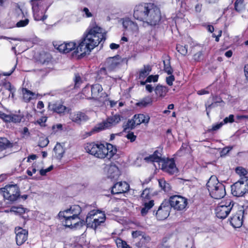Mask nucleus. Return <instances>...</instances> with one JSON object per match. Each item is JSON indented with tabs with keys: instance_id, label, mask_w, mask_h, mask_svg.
<instances>
[{
	"instance_id": "2eb2a0df",
	"label": "nucleus",
	"mask_w": 248,
	"mask_h": 248,
	"mask_svg": "<svg viewBox=\"0 0 248 248\" xmlns=\"http://www.w3.org/2000/svg\"><path fill=\"white\" fill-rule=\"evenodd\" d=\"M121 60L119 56L108 58L104 63V66L106 67L108 71H114L120 65Z\"/></svg>"
},
{
	"instance_id": "cd10ccee",
	"label": "nucleus",
	"mask_w": 248,
	"mask_h": 248,
	"mask_svg": "<svg viewBox=\"0 0 248 248\" xmlns=\"http://www.w3.org/2000/svg\"><path fill=\"white\" fill-rule=\"evenodd\" d=\"M14 144L5 138H0V150H3L12 148Z\"/></svg>"
},
{
	"instance_id": "7ed1b4c3",
	"label": "nucleus",
	"mask_w": 248,
	"mask_h": 248,
	"mask_svg": "<svg viewBox=\"0 0 248 248\" xmlns=\"http://www.w3.org/2000/svg\"><path fill=\"white\" fill-rule=\"evenodd\" d=\"M86 152L91 155L100 158L110 159L117 152L116 148L111 144H107L105 146L102 144H96L94 142L87 143L85 147Z\"/></svg>"
},
{
	"instance_id": "a19ab883",
	"label": "nucleus",
	"mask_w": 248,
	"mask_h": 248,
	"mask_svg": "<svg viewBox=\"0 0 248 248\" xmlns=\"http://www.w3.org/2000/svg\"><path fill=\"white\" fill-rule=\"evenodd\" d=\"M163 63L164 70L165 72H166L168 74H172L173 73V69L170 66V61H164Z\"/></svg>"
},
{
	"instance_id": "a878e982",
	"label": "nucleus",
	"mask_w": 248,
	"mask_h": 248,
	"mask_svg": "<svg viewBox=\"0 0 248 248\" xmlns=\"http://www.w3.org/2000/svg\"><path fill=\"white\" fill-rule=\"evenodd\" d=\"M142 205L143 207L141 208L140 213L142 216H145L147 215L149 210L154 205V201L152 200L148 202H143Z\"/></svg>"
},
{
	"instance_id": "39448f33",
	"label": "nucleus",
	"mask_w": 248,
	"mask_h": 248,
	"mask_svg": "<svg viewBox=\"0 0 248 248\" xmlns=\"http://www.w3.org/2000/svg\"><path fill=\"white\" fill-rule=\"evenodd\" d=\"M211 196L215 199H220L226 194L225 186L218 182L216 176H212L206 184Z\"/></svg>"
},
{
	"instance_id": "864d4df0",
	"label": "nucleus",
	"mask_w": 248,
	"mask_h": 248,
	"mask_svg": "<svg viewBox=\"0 0 248 248\" xmlns=\"http://www.w3.org/2000/svg\"><path fill=\"white\" fill-rule=\"evenodd\" d=\"M68 210H65L64 211H61L59 213L60 218H64L65 216H72V214L70 212H68Z\"/></svg>"
},
{
	"instance_id": "4468645a",
	"label": "nucleus",
	"mask_w": 248,
	"mask_h": 248,
	"mask_svg": "<svg viewBox=\"0 0 248 248\" xmlns=\"http://www.w3.org/2000/svg\"><path fill=\"white\" fill-rule=\"evenodd\" d=\"M171 207L167 202H163L155 212L156 217L158 220H164L170 215Z\"/></svg>"
},
{
	"instance_id": "b1692460",
	"label": "nucleus",
	"mask_w": 248,
	"mask_h": 248,
	"mask_svg": "<svg viewBox=\"0 0 248 248\" xmlns=\"http://www.w3.org/2000/svg\"><path fill=\"white\" fill-rule=\"evenodd\" d=\"M137 124L140 125L141 123L147 124L150 120V117L147 114H138L134 116Z\"/></svg>"
},
{
	"instance_id": "f704fd0d",
	"label": "nucleus",
	"mask_w": 248,
	"mask_h": 248,
	"mask_svg": "<svg viewBox=\"0 0 248 248\" xmlns=\"http://www.w3.org/2000/svg\"><path fill=\"white\" fill-rule=\"evenodd\" d=\"M159 186L165 192H169L171 189V186L170 184L167 183L164 179H161L158 180Z\"/></svg>"
},
{
	"instance_id": "69168bd1",
	"label": "nucleus",
	"mask_w": 248,
	"mask_h": 248,
	"mask_svg": "<svg viewBox=\"0 0 248 248\" xmlns=\"http://www.w3.org/2000/svg\"><path fill=\"white\" fill-rule=\"evenodd\" d=\"M53 168V166L51 165L46 169H42L40 170V174L42 176L45 175L47 172L51 171Z\"/></svg>"
},
{
	"instance_id": "2f4dec72",
	"label": "nucleus",
	"mask_w": 248,
	"mask_h": 248,
	"mask_svg": "<svg viewBox=\"0 0 248 248\" xmlns=\"http://www.w3.org/2000/svg\"><path fill=\"white\" fill-rule=\"evenodd\" d=\"M68 210V212H70L71 214H72V217L79 218L78 216L81 212V208L79 205H74Z\"/></svg>"
},
{
	"instance_id": "ea45409f",
	"label": "nucleus",
	"mask_w": 248,
	"mask_h": 248,
	"mask_svg": "<svg viewBox=\"0 0 248 248\" xmlns=\"http://www.w3.org/2000/svg\"><path fill=\"white\" fill-rule=\"evenodd\" d=\"M136 125H138L137 124V123H136V120L133 117V119L131 120H129L125 125V127H124V130L125 131L127 129H132L135 127Z\"/></svg>"
},
{
	"instance_id": "bf43d9fd",
	"label": "nucleus",
	"mask_w": 248,
	"mask_h": 248,
	"mask_svg": "<svg viewBox=\"0 0 248 248\" xmlns=\"http://www.w3.org/2000/svg\"><path fill=\"white\" fill-rule=\"evenodd\" d=\"M158 78V75H150L146 79V81L151 82L152 81L156 82Z\"/></svg>"
},
{
	"instance_id": "20e7f679",
	"label": "nucleus",
	"mask_w": 248,
	"mask_h": 248,
	"mask_svg": "<svg viewBox=\"0 0 248 248\" xmlns=\"http://www.w3.org/2000/svg\"><path fill=\"white\" fill-rule=\"evenodd\" d=\"M144 160L147 162H156L159 167L164 172L170 174H174L178 172V169L173 159H165L162 157L161 153L156 150L153 155L145 157Z\"/></svg>"
},
{
	"instance_id": "79ce46f5",
	"label": "nucleus",
	"mask_w": 248,
	"mask_h": 248,
	"mask_svg": "<svg viewBox=\"0 0 248 248\" xmlns=\"http://www.w3.org/2000/svg\"><path fill=\"white\" fill-rule=\"evenodd\" d=\"M176 49L180 53L184 56H185L187 53V48L186 45H178L176 46Z\"/></svg>"
},
{
	"instance_id": "9d476101",
	"label": "nucleus",
	"mask_w": 248,
	"mask_h": 248,
	"mask_svg": "<svg viewBox=\"0 0 248 248\" xmlns=\"http://www.w3.org/2000/svg\"><path fill=\"white\" fill-rule=\"evenodd\" d=\"M233 202L228 200L225 202H221L216 208V216L220 219L225 218L232 210Z\"/></svg>"
},
{
	"instance_id": "473e14b6",
	"label": "nucleus",
	"mask_w": 248,
	"mask_h": 248,
	"mask_svg": "<svg viewBox=\"0 0 248 248\" xmlns=\"http://www.w3.org/2000/svg\"><path fill=\"white\" fill-rule=\"evenodd\" d=\"M152 68L149 65H144L139 73V78L143 79L146 77L151 71Z\"/></svg>"
},
{
	"instance_id": "de8ad7c7",
	"label": "nucleus",
	"mask_w": 248,
	"mask_h": 248,
	"mask_svg": "<svg viewBox=\"0 0 248 248\" xmlns=\"http://www.w3.org/2000/svg\"><path fill=\"white\" fill-rule=\"evenodd\" d=\"M116 244L118 248H132L127 244L126 242L123 241L121 239L117 240Z\"/></svg>"
},
{
	"instance_id": "5fc2aeb1",
	"label": "nucleus",
	"mask_w": 248,
	"mask_h": 248,
	"mask_svg": "<svg viewBox=\"0 0 248 248\" xmlns=\"http://www.w3.org/2000/svg\"><path fill=\"white\" fill-rule=\"evenodd\" d=\"M170 76L167 77L166 79V81L167 84L169 86H172L173 85V82L175 80V78L173 75L172 74H170Z\"/></svg>"
},
{
	"instance_id": "c85d7f7f",
	"label": "nucleus",
	"mask_w": 248,
	"mask_h": 248,
	"mask_svg": "<svg viewBox=\"0 0 248 248\" xmlns=\"http://www.w3.org/2000/svg\"><path fill=\"white\" fill-rule=\"evenodd\" d=\"M155 92L157 96L163 97H164L168 93V89L166 86L157 85L155 89Z\"/></svg>"
},
{
	"instance_id": "8fccbe9b",
	"label": "nucleus",
	"mask_w": 248,
	"mask_h": 248,
	"mask_svg": "<svg viewBox=\"0 0 248 248\" xmlns=\"http://www.w3.org/2000/svg\"><path fill=\"white\" fill-rule=\"evenodd\" d=\"M3 93H8L10 92L11 89H14L15 87L12 86L11 83L9 82H5L3 84Z\"/></svg>"
},
{
	"instance_id": "58836bf2",
	"label": "nucleus",
	"mask_w": 248,
	"mask_h": 248,
	"mask_svg": "<svg viewBox=\"0 0 248 248\" xmlns=\"http://www.w3.org/2000/svg\"><path fill=\"white\" fill-rule=\"evenodd\" d=\"M243 0H236L234 3V8L236 11L241 12L244 10V5Z\"/></svg>"
},
{
	"instance_id": "0eeeda50",
	"label": "nucleus",
	"mask_w": 248,
	"mask_h": 248,
	"mask_svg": "<svg viewBox=\"0 0 248 248\" xmlns=\"http://www.w3.org/2000/svg\"><path fill=\"white\" fill-rule=\"evenodd\" d=\"M0 191L4 198L11 202L16 201L20 196V190L16 185H6Z\"/></svg>"
},
{
	"instance_id": "5701e85b",
	"label": "nucleus",
	"mask_w": 248,
	"mask_h": 248,
	"mask_svg": "<svg viewBox=\"0 0 248 248\" xmlns=\"http://www.w3.org/2000/svg\"><path fill=\"white\" fill-rule=\"evenodd\" d=\"M123 26L127 30H130L134 32L138 31L139 27L137 23L133 21L127 20L123 22Z\"/></svg>"
},
{
	"instance_id": "1a4fd4ad",
	"label": "nucleus",
	"mask_w": 248,
	"mask_h": 248,
	"mask_svg": "<svg viewBox=\"0 0 248 248\" xmlns=\"http://www.w3.org/2000/svg\"><path fill=\"white\" fill-rule=\"evenodd\" d=\"M121 120V117L119 114L108 117L106 120L96 125L92 130L89 135H91L92 133L95 132H99L102 130L110 128L115 126L119 123Z\"/></svg>"
},
{
	"instance_id": "f8f14e48",
	"label": "nucleus",
	"mask_w": 248,
	"mask_h": 248,
	"mask_svg": "<svg viewBox=\"0 0 248 248\" xmlns=\"http://www.w3.org/2000/svg\"><path fill=\"white\" fill-rule=\"evenodd\" d=\"M63 219L62 223L64 226L71 229L80 228L85 224L84 220H80L79 218H76L72 216H65Z\"/></svg>"
},
{
	"instance_id": "bb28decb",
	"label": "nucleus",
	"mask_w": 248,
	"mask_h": 248,
	"mask_svg": "<svg viewBox=\"0 0 248 248\" xmlns=\"http://www.w3.org/2000/svg\"><path fill=\"white\" fill-rule=\"evenodd\" d=\"M33 17L35 20H44L47 18V16L45 15L46 12H42L38 11L37 6H34L33 8Z\"/></svg>"
},
{
	"instance_id": "4c0bfd02",
	"label": "nucleus",
	"mask_w": 248,
	"mask_h": 248,
	"mask_svg": "<svg viewBox=\"0 0 248 248\" xmlns=\"http://www.w3.org/2000/svg\"><path fill=\"white\" fill-rule=\"evenodd\" d=\"M235 172L238 174L240 178L248 177L247 175L248 173L247 170L242 167H237L235 169Z\"/></svg>"
},
{
	"instance_id": "f3484780",
	"label": "nucleus",
	"mask_w": 248,
	"mask_h": 248,
	"mask_svg": "<svg viewBox=\"0 0 248 248\" xmlns=\"http://www.w3.org/2000/svg\"><path fill=\"white\" fill-rule=\"evenodd\" d=\"M70 119L72 122L77 124H80L87 121L89 119V117L83 112L77 111L71 114Z\"/></svg>"
},
{
	"instance_id": "c03bdc74",
	"label": "nucleus",
	"mask_w": 248,
	"mask_h": 248,
	"mask_svg": "<svg viewBox=\"0 0 248 248\" xmlns=\"http://www.w3.org/2000/svg\"><path fill=\"white\" fill-rule=\"evenodd\" d=\"M49 143V140L46 138L41 137L38 142V146L41 148L46 146Z\"/></svg>"
},
{
	"instance_id": "e433bc0d",
	"label": "nucleus",
	"mask_w": 248,
	"mask_h": 248,
	"mask_svg": "<svg viewBox=\"0 0 248 248\" xmlns=\"http://www.w3.org/2000/svg\"><path fill=\"white\" fill-rule=\"evenodd\" d=\"M151 194L150 193V189L148 188H145L142 192L141 197L143 202H148L149 201H152L151 199Z\"/></svg>"
},
{
	"instance_id": "774afa93",
	"label": "nucleus",
	"mask_w": 248,
	"mask_h": 248,
	"mask_svg": "<svg viewBox=\"0 0 248 248\" xmlns=\"http://www.w3.org/2000/svg\"><path fill=\"white\" fill-rule=\"evenodd\" d=\"M143 233V232L141 231H136L132 232V235L133 237L136 238L138 237H141Z\"/></svg>"
},
{
	"instance_id": "0e129e2a",
	"label": "nucleus",
	"mask_w": 248,
	"mask_h": 248,
	"mask_svg": "<svg viewBox=\"0 0 248 248\" xmlns=\"http://www.w3.org/2000/svg\"><path fill=\"white\" fill-rule=\"evenodd\" d=\"M223 124L224 123H223V122H221L219 124H217L213 125L211 129L208 130V131L210 132L212 131L217 130L218 129H219Z\"/></svg>"
},
{
	"instance_id": "f257e3e1",
	"label": "nucleus",
	"mask_w": 248,
	"mask_h": 248,
	"mask_svg": "<svg viewBox=\"0 0 248 248\" xmlns=\"http://www.w3.org/2000/svg\"><path fill=\"white\" fill-rule=\"evenodd\" d=\"M105 36L106 33L103 32V29L100 27L95 26L89 28L74 53L80 57L90 54L91 50L101 41L105 40Z\"/></svg>"
},
{
	"instance_id": "3c124183",
	"label": "nucleus",
	"mask_w": 248,
	"mask_h": 248,
	"mask_svg": "<svg viewBox=\"0 0 248 248\" xmlns=\"http://www.w3.org/2000/svg\"><path fill=\"white\" fill-rule=\"evenodd\" d=\"M49 60V55L46 53H43L41 55V58L39 61L41 63L44 64L46 62H48Z\"/></svg>"
},
{
	"instance_id": "680f3d73",
	"label": "nucleus",
	"mask_w": 248,
	"mask_h": 248,
	"mask_svg": "<svg viewBox=\"0 0 248 248\" xmlns=\"http://www.w3.org/2000/svg\"><path fill=\"white\" fill-rule=\"evenodd\" d=\"M234 122V116L232 114H231L229 117H226L223 121V123L227 124L228 123H232Z\"/></svg>"
},
{
	"instance_id": "72a5a7b5",
	"label": "nucleus",
	"mask_w": 248,
	"mask_h": 248,
	"mask_svg": "<svg viewBox=\"0 0 248 248\" xmlns=\"http://www.w3.org/2000/svg\"><path fill=\"white\" fill-rule=\"evenodd\" d=\"M152 98L150 96H146L137 103V105L139 107H145L149 105L152 104Z\"/></svg>"
},
{
	"instance_id": "13d9d810",
	"label": "nucleus",
	"mask_w": 248,
	"mask_h": 248,
	"mask_svg": "<svg viewBox=\"0 0 248 248\" xmlns=\"http://www.w3.org/2000/svg\"><path fill=\"white\" fill-rule=\"evenodd\" d=\"M125 137L127 139L129 140L131 142L134 141L137 138V136L132 132L128 133Z\"/></svg>"
},
{
	"instance_id": "dca6fc26",
	"label": "nucleus",
	"mask_w": 248,
	"mask_h": 248,
	"mask_svg": "<svg viewBox=\"0 0 248 248\" xmlns=\"http://www.w3.org/2000/svg\"><path fill=\"white\" fill-rule=\"evenodd\" d=\"M129 185L126 182H120L115 184L112 187L111 193L118 194L127 192L129 189Z\"/></svg>"
},
{
	"instance_id": "4d7b16f0",
	"label": "nucleus",
	"mask_w": 248,
	"mask_h": 248,
	"mask_svg": "<svg viewBox=\"0 0 248 248\" xmlns=\"http://www.w3.org/2000/svg\"><path fill=\"white\" fill-rule=\"evenodd\" d=\"M202 51H199L194 55L193 59L195 61H200L202 59Z\"/></svg>"
},
{
	"instance_id": "6e6d98bb",
	"label": "nucleus",
	"mask_w": 248,
	"mask_h": 248,
	"mask_svg": "<svg viewBox=\"0 0 248 248\" xmlns=\"http://www.w3.org/2000/svg\"><path fill=\"white\" fill-rule=\"evenodd\" d=\"M0 118L6 122L10 121V115L6 114L1 111H0Z\"/></svg>"
},
{
	"instance_id": "a18cd8bd",
	"label": "nucleus",
	"mask_w": 248,
	"mask_h": 248,
	"mask_svg": "<svg viewBox=\"0 0 248 248\" xmlns=\"http://www.w3.org/2000/svg\"><path fill=\"white\" fill-rule=\"evenodd\" d=\"M90 92H91V89L90 86H86L82 91V93L85 95V97L87 98H92Z\"/></svg>"
},
{
	"instance_id": "c756f323",
	"label": "nucleus",
	"mask_w": 248,
	"mask_h": 248,
	"mask_svg": "<svg viewBox=\"0 0 248 248\" xmlns=\"http://www.w3.org/2000/svg\"><path fill=\"white\" fill-rule=\"evenodd\" d=\"M54 151L55 153L56 157L58 159H61L63 157L65 152L63 147L60 143H57L54 148Z\"/></svg>"
},
{
	"instance_id": "aec40b11",
	"label": "nucleus",
	"mask_w": 248,
	"mask_h": 248,
	"mask_svg": "<svg viewBox=\"0 0 248 248\" xmlns=\"http://www.w3.org/2000/svg\"><path fill=\"white\" fill-rule=\"evenodd\" d=\"M31 2L32 5V10L34 6L36 5L38 7V11L42 12H46L48 7L50 6V4L48 3L45 0H31Z\"/></svg>"
},
{
	"instance_id": "338daca9",
	"label": "nucleus",
	"mask_w": 248,
	"mask_h": 248,
	"mask_svg": "<svg viewBox=\"0 0 248 248\" xmlns=\"http://www.w3.org/2000/svg\"><path fill=\"white\" fill-rule=\"evenodd\" d=\"M212 101H214L217 105V103H222L223 104H224V102L222 100L221 98H220V97L217 96H213L212 97Z\"/></svg>"
},
{
	"instance_id": "37998d69",
	"label": "nucleus",
	"mask_w": 248,
	"mask_h": 248,
	"mask_svg": "<svg viewBox=\"0 0 248 248\" xmlns=\"http://www.w3.org/2000/svg\"><path fill=\"white\" fill-rule=\"evenodd\" d=\"M75 87L74 88H78L82 83V80L79 74H75L74 78Z\"/></svg>"
},
{
	"instance_id": "49530a36",
	"label": "nucleus",
	"mask_w": 248,
	"mask_h": 248,
	"mask_svg": "<svg viewBox=\"0 0 248 248\" xmlns=\"http://www.w3.org/2000/svg\"><path fill=\"white\" fill-rule=\"evenodd\" d=\"M109 71H108L106 67L101 68L98 72V76L100 77V78H104L105 77L108 75Z\"/></svg>"
},
{
	"instance_id": "f03ea898",
	"label": "nucleus",
	"mask_w": 248,
	"mask_h": 248,
	"mask_svg": "<svg viewBox=\"0 0 248 248\" xmlns=\"http://www.w3.org/2000/svg\"><path fill=\"white\" fill-rule=\"evenodd\" d=\"M133 16L137 20L143 21L151 26L158 24L161 19L160 9L153 3H144L136 5Z\"/></svg>"
},
{
	"instance_id": "412c9836",
	"label": "nucleus",
	"mask_w": 248,
	"mask_h": 248,
	"mask_svg": "<svg viewBox=\"0 0 248 248\" xmlns=\"http://www.w3.org/2000/svg\"><path fill=\"white\" fill-rule=\"evenodd\" d=\"M76 44L75 42H71L69 43H64L59 45L57 47L60 52L64 53H67L74 50L76 48Z\"/></svg>"
},
{
	"instance_id": "4be33fe9",
	"label": "nucleus",
	"mask_w": 248,
	"mask_h": 248,
	"mask_svg": "<svg viewBox=\"0 0 248 248\" xmlns=\"http://www.w3.org/2000/svg\"><path fill=\"white\" fill-rule=\"evenodd\" d=\"M91 87L92 98L98 99L102 96L103 88L99 84H94Z\"/></svg>"
},
{
	"instance_id": "052dcab7",
	"label": "nucleus",
	"mask_w": 248,
	"mask_h": 248,
	"mask_svg": "<svg viewBox=\"0 0 248 248\" xmlns=\"http://www.w3.org/2000/svg\"><path fill=\"white\" fill-rule=\"evenodd\" d=\"M205 105L206 108L210 109H211L212 108H215L217 106V105L214 101H212V103H210L209 100L205 103Z\"/></svg>"
},
{
	"instance_id": "603ef678",
	"label": "nucleus",
	"mask_w": 248,
	"mask_h": 248,
	"mask_svg": "<svg viewBox=\"0 0 248 248\" xmlns=\"http://www.w3.org/2000/svg\"><path fill=\"white\" fill-rule=\"evenodd\" d=\"M29 22L28 19L21 20L16 23V26L18 28L25 27L28 24Z\"/></svg>"
},
{
	"instance_id": "6ab92c4d",
	"label": "nucleus",
	"mask_w": 248,
	"mask_h": 248,
	"mask_svg": "<svg viewBox=\"0 0 248 248\" xmlns=\"http://www.w3.org/2000/svg\"><path fill=\"white\" fill-rule=\"evenodd\" d=\"M105 169L107 170L108 178L110 179H117L120 175L118 168L114 164L107 165Z\"/></svg>"
},
{
	"instance_id": "9b49d317",
	"label": "nucleus",
	"mask_w": 248,
	"mask_h": 248,
	"mask_svg": "<svg viewBox=\"0 0 248 248\" xmlns=\"http://www.w3.org/2000/svg\"><path fill=\"white\" fill-rule=\"evenodd\" d=\"M170 206L175 210L182 211L184 209L187 204V199L180 195H173L169 199Z\"/></svg>"
},
{
	"instance_id": "a211bd4d",
	"label": "nucleus",
	"mask_w": 248,
	"mask_h": 248,
	"mask_svg": "<svg viewBox=\"0 0 248 248\" xmlns=\"http://www.w3.org/2000/svg\"><path fill=\"white\" fill-rule=\"evenodd\" d=\"M243 212L239 211L230 219V224L234 228H239L243 224Z\"/></svg>"
},
{
	"instance_id": "6e6552de",
	"label": "nucleus",
	"mask_w": 248,
	"mask_h": 248,
	"mask_svg": "<svg viewBox=\"0 0 248 248\" xmlns=\"http://www.w3.org/2000/svg\"><path fill=\"white\" fill-rule=\"evenodd\" d=\"M232 194L236 197H242L248 192V177L240 178L231 186Z\"/></svg>"
},
{
	"instance_id": "7c9ffc66",
	"label": "nucleus",
	"mask_w": 248,
	"mask_h": 248,
	"mask_svg": "<svg viewBox=\"0 0 248 248\" xmlns=\"http://www.w3.org/2000/svg\"><path fill=\"white\" fill-rule=\"evenodd\" d=\"M23 98L25 102H28L33 97L35 93L26 88L22 89Z\"/></svg>"
},
{
	"instance_id": "393cba45",
	"label": "nucleus",
	"mask_w": 248,
	"mask_h": 248,
	"mask_svg": "<svg viewBox=\"0 0 248 248\" xmlns=\"http://www.w3.org/2000/svg\"><path fill=\"white\" fill-rule=\"evenodd\" d=\"M49 109L54 111L59 114L63 113L66 109V107L59 103L49 104L48 105Z\"/></svg>"
},
{
	"instance_id": "ddd939ff",
	"label": "nucleus",
	"mask_w": 248,
	"mask_h": 248,
	"mask_svg": "<svg viewBox=\"0 0 248 248\" xmlns=\"http://www.w3.org/2000/svg\"><path fill=\"white\" fill-rule=\"evenodd\" d=\"M15 232L16 245L18 246L22 245L28 240V231L20 227H17L15 228Z\"/></svg>"
},
{
	"instance_id": "e2e57ef3",
	"label": "nucleus",
	"mask_w": 248,
	"mask_h": 248,
	"mask_svg": "<svg viewBox=\"0 0 248 248\" xmlns=\"http://www.w3.org/2000/svg\"><path fill=\"white\" fill-rule=\"evenodd\" d=\"M142 244H145L150 241V237L149 236L146 235L144 233L142 234L141 238L140 239Z\"/></svg>"
},
{
	"instance_id": "423d86ee",
	"label": "nucleus",
	"mask_w": 248,
	"mask_h": 248,
	"mask_svg": "<svg viewBox=\"0 0 248 248\" xmlns=\"http://www.w3.org/2000/svg\"><path fill=\"white\" fill-rule=\"evenodd\" d=\"M105 220L106 215L104 213L99 210H93L88 214L85 223L87 227L96 230L99 226L105 222Z\"/></svg>"
},
{
	"instance_id": "09e8293b",
	"label": "nucleus",
	"mask_w": 248,
	"mask_h": 248,
	"mask_svg": "<svg viewBox=\"0 0 248 248\" xmlns=\"http://www.w3.org/2000/svg\"><path fill=\"white\" fill-rule=\"evenodd\" d=\"M26 209L22 207H16L13 206L11 208V211L14 212L16 213H18L19 214H22L25 213Z\"/></svg>"
},
{
	"instance_id": "c9c22d12",
	"label": "nucleus",
	"mask_w": 248,
	"mask_h": 248,
	"mask_svg": "<svg viewBox=\"0 0 248 248\" xmlns=\"http://www.w3.org/2000/svg\"><path fill=\"white\" fill-rule=\"evenodd\" d=\"M10 121L8 122H13V123H20L22 119L24 117V115L22 114H20V111H19L18 114H11L10 115Z\"/></svg>"
}]
</instances>
